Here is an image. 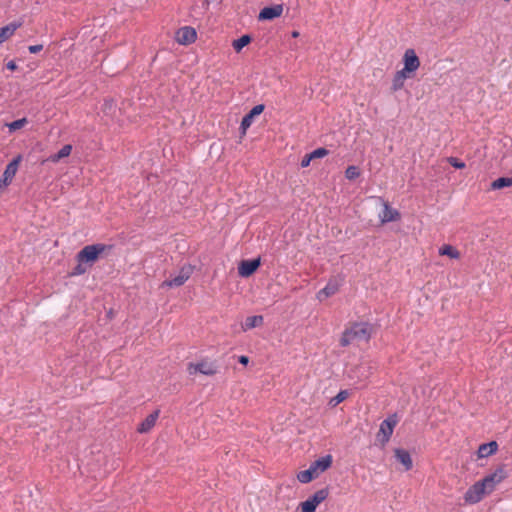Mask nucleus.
<instances>
[{
  "label": "nucleus",
  "mask_w": 512,
  "mask_h": 512,
  "mask_svg": "<svg viewBox=\"0 0 512 512\" xmlns=\"http://www.w3.org/2000/svg\"><path fill=\"white\" fill-rule=\"evenodd\" d=\"M373 326L368 322H355L346 328L340 338V345L347 347L354 341L368 342L372 336Z\"/></svg>",
  "instance_id": "nucleus-1"
},
{
  "label": "nucleus",
  "mask_w": 512,
  "mask_h": 512,
  "mask_svg": "<svg viewBox=\"0 0 512 512\" xmlns=\"http://www.w3.org/2000/svg\"><path fill=\"white\" fill-rule=\"evenodd\" d=\"M332 455L327 454L316 459L311 463L310 467L306 470H302L297 474V480L300 483L307 484L313 479L317 478L321 473L329 469L332 465Z\"/></svg>",
  "instance_id": "nucleus-2"
},
{
  "label": "nucleus",
  "mask_w": 512,
  "mask_h": 512,
  "mask_svg": "<svg viewBox=\"0 0 512 512\" xmlns=\"http://www.w3.org/2000/svg\"><path fill=\"white\" fill-rule=\"evenodd\" d=\"M112 248V245L101 243L87 245L77 253L76 259L78 262L93 264L104 251L111 250Z\"/></svg>",
  "instance_id": "nucleus-3"
},
{
  "label": "nucleus",
  "mask_w": 512,
  "mask_h": 512,
  "mask_svg": "<svg viewBox=\"0 0 512 512\" xmlns=\"http://www.w3.org/2000/svg\"><path fill=\"white\" fill-rule=\"evenodd\" d=\"M508 477L505 465H499L494 472L486 475L480 482L483 484L488 493H492L495 487Z\"/></svg>",
  "instance_id": "nucleus-4"
},
{
  "label": "nucleus",
  "mask_w": 512,
  "mask_h": 512,
  "mask_svg": "<svg viewBox=\"0 0 512 512\" xmlns=\"http://www.w3.org/2000/svg\"><path fill=\"white\" fill-rule=\"evenodd\" d=\"M397 423V414L389 415L381 422L379 431L377 433V440L381 443L382 446H385V444L390 440V437L393 434Z\"/></svg>",
  "instance_id": "nucleus-5"
},
{
  "label": "nucleus",
  "mask_w": 512,
  "mask_h": 512,
  "mask_svg": "<svg viewBox=\"0 0 512 512\" xmlns=\"http://www.w3.org/2000/svg\"><path fill=\"white\" fill-rule=\"evenodd\" d=\"M329 495V488L324 487L316 491L307 500L300 503L301 512H315L318 505L322 503Z\"/></svg>",
  "instance_id": "nucleus-6"
},
{
  "label": "nucleus",
  "mask_w": 512,
  "mask_h": 512,
  "mask_svg": "<svg viewBox=\"0 0 512 512\" xmlns=\"http://www.w3.org/2000/svg\"><path fill=\"white\" fill-rule=\"evenodd\" d=\"M21 160L22 155L19 154L7 164L2 176L0 177V189L8 186L11 183L12 179L17 173Z\"/></svg>",
  "instance_id": "nucleus-7"
},
{
  "label": "nucleus",
  "mask_w": 512,
  "mask_h": 512,
  "mask_svg": "<svg viewBox=\"0 0 512 512\" xmlns=\"http://www.w3.org/2000/svg\"><path fill=\"white\" fill-rule=\"evenodd\" d=\"M192 274V267L189 266H183L179 273L176 276L170 275L168 279L163 281L162 287H180L182 286L191 276Z\"/></svg>",
  "instance_id": "nucleus-8"
},
{
  "label": "nucleus",
  "mask_w": 512,
  "mask_h": 512,
  "mask_svg": "<svg viewBox=\"0 0 512 512\" xmlns=\"http://www.w3.org/2000/svg\"><path fill=\"white\" fill-rule=\"evenodd\" d=\"M188 371L190 374L201 373L203 375L212 376L217 373V365L214 362L203 360L196 364L189 363Z\"/></svg>",
  "instance_id": "nucleus-9"
},
{
  "label": "nucleus",
  "mask_w": 512,
  "mask_h": 512,
  "mask_svg": "<svg viewBox=\"0 0 512 512\" xmlns=\"http://www.w3.org/2000/svg\"><path fill=\"white\" fill-rule=\"evenodd\" d=\"M484 494H489L480 481L473 484L465 493L464 499L467 503L475 504L482 500Z\"/></svg>",
  "instance_id": "nucleus-10"
},
{
  "label": "nucleus",
  "mask_w": 512,
  "mask_h": 512,
  "mask_svg": "<svg viewBox=\"0 0 512 512\" xmlns=\"http://www.w3.org/2000/svg\"><path fill=\"white\" fill-rule=\"evenodd\" d=\"M261 265V258L242 260L238 265V274L243 278L252 276Z\"/></svg>",
  "instance_id": "nucleus-11"
},
{
  "label": "nucleus",
  "mask_w": 512,
  "mask_h": 512,
  "mask_svg": "<svg viewBox=\"0 0 512 512\" xmlns=\"http://www.w3.org/2000/svg\"><path fill=\"white\" fill-rule=\"evenodd\" d=\"M264 109V104H257L246 115H244L239 127V130L242 135L246 134V131L252 125L254 118L256 116H259L264 111Z\"/></svg>",
  "instance_id": "nucleus-12"
},
{
  "label": "nucleus",
  "mask_w": 512,
  "mask_h": 512,
  "mask_svg": "<svg viewBox=\"0 0 512 512\" xmlns=\"http://www.w3.org/2000/svg\"><path fill=\"white\" fill-rule=\"evenodd\" d=\"M176 41L181 45H189L196 41V30L191 26H184L176 32Z\"/></svg>",
  "instance_id": "nucleus-13"
},
{
  "label": "nucleus",
  "mask_w": 512,
  "mask_h": 512,
  "mask_svg": "<svg viewBox=\"0 0 512 512\" xmlns=\"http://www.w3.org/2000/svg\"><path fill=\"white\" fill-rule=\"evenodd\" d=\"M283 12L282 4H275L262 8L258 15L260 21H271L281 16Z\"/></svg>",
  "instance_id": "nucleus-14"
},
{
  "label": "nucleus",
  "mask_w": 512,
  "mask_h": 512,
  "mask_svg": "<svg viewBox=\"0 0 512 512\" xmlns=\"http://www.w3.org/2000/svg\"><path fill=\"white\" fill-rule=\"evenodd\" d=\"M403 64L405 71H412L415 73L419 68L420 61L414 49L409 48L405 51L403 56Z\"/></svg>",
  "instance_id": "nucleus-15"
},
{
  "label": "nucleus",
  "mask_w": 512,
  "mask_h": 512,
  "mask_svg": "<svg viewBox=\"0 0 512 512\" xmlns=\"http://www.w3.org/2000/svg\"><path fill=\"white\" fill-rule=\"evenodd\" d=\"M379 218L382 224L397 221L401 218L400 212L390 206L388 202H383V210L379 214Z\"/></svg>",
  "instance_id": "nucleus-16"
},
{
  "label": "nucleus",
  "mask_w": 512,
  "mask_h": 512,
  "mask_svg": "<svg viewBox=\"0 0 512 512\" xmlns=\"http://www.w3.org/2000/svg\"><path fill=\"white\" fill-rule=\"evenodd\" d=\"M394 455L398 462H400L406 471H409L413 467V461L410 453L403 448H395Z\"/></svg>",
  "instance_id": "nucleus-17"
},
{
  "label": "nucleus",
  "mask_w": 512,
  "mask_h": 512,
  "mask_svg": "<svg viewBox=\"0 0 512 512\" xmlns=\"http://www.w3.org/2000/svg\"><path fill=\"white\" fill-rule=\"evenodd\" d=\"M158 417L159 410L153 411L138 425L137 431L139 433L149 432L154 427Z\"/></svg>",
  "instance_id": "nucleus-18"
},
{
  "label": "nucleus",
  "mask_w": 512,
  "mask_h": 512,
  "mask_svg": "<svg viewBox=\"0 0 512 512\" xmlns=\"http://www.w3.org/2000/svg\"><path fill=\"white\" fill-rule=\"evenodd\" d=\"M22 26L21 21H13L0 28V44L8 40Z\"/></svg>",
  "instance_id": "nucleus-19"
},
{
  "label": "nucleus",
  "mask_w": 512,
  "mask_h": 512,
  "mask_svg": "<svg viewBox=\"0 0 512 512\" xmlns=\"http://www.w3.org/2000/svg\"><path fill=\"white\" fill-rule=\"evenodd\" d=\"M498 450V443L496 441H490L487 443H482L477 450V455L479 458H486L490 455H493Z\"/></svg>",
  "instance_id": "nucleus-20"
},
{
  "label": "nucleus",
  "mask_w": 512,
  "mask_h": 512,
  "mask_svg": "<svg viewBox=\"0 0 512 512\" xmlns=\"http://www.w3.org/2000/svg\"><path fill=\"white\" fill-rule=\"evenodd\" d=\"M340 284L337 279H330L325 287L321 289L318 293V297L321 295H325V297H330L338 292Z\"/></svg>",
  "instance_id": "nucleus-21"
},
{
  "label": "nucleus",
  "mask_w": 512,
  "mask_h": 512,
  "mask_svg": "<svg viewBox=\"0 0 512 512\" xmlns=\"http://www.w3.org/2000/svg\"><path fill=\"white\" fill-rule=\"evenodd\" d=\"M72 152V145L71 144H65L62 146V148L57 152L49 156L48 160L57 163L61 159L68 157Z\"/></svg>",
  "instance_id": "nucleus-22"
},
{
  "label": "nucleus",
  "mask_w": 512,
  "mask_h": 512,
  "mask_svg": "<svg viewBox=\"0 0 512 512\" xmlns=\"http://www.w3.org/2000/svg\"><path fill=\"white\" fill-rule=\"evenodd\" d=\"M264 318L262 315L249 316L245 319L243 330H250L263 324Z\"/></svg>",
  "instance_id": "nucleus-23"
},
{
  "label": "nucleus",
  "mask_w": 512,
  "mask_h": 512,
  "mask_svg": "<svg viewBox=\"0 0 512 512\" xmlns=\"http://www.w3.org/2000/svg\"><path fill=\"white\" fill-rule=\"evenodd\" d=\"M252 37L249 34H244L241 37L235 39L232 43V47L236 52H240L245 46L250 44Z\"/></svg>",
  "instance_id": "nucleus-24"
},
{
  "label": "nucleus",
  "mask_w": 512,
  "mask_h": 512,
  "mask_svg": "<svg viewBox=\"0 0 512 512\" xmlns=\"http://www.w3.org/2000/svg\"><path fill=\"white\" fill-rule=\"evenodd\" d=\"M512 185V176L511 177H499L494 180L491 185V190H501L506 187H510Z\"/></svg>",
  "instance_id": "nucleus-25"
},
{
  "label": "nucleus",
  "mask_w": 512,
  "mask_h": 512,
  "mask_svg": "<svg viewBox=\"0 0 512 512\" xmlns=\"http://www.w3.org/2000/svg\"><path fill=\"white\" fill-rule=\"evenodd\" d=\"M439 254L440 255H446L452 259H458L460 257V252L453 246L449 245V244H445L443 245L440 249H439Z\"/></svg>",
  "instance_id": "nucleus-26"
},
{
  "label": "nucleus",
  "mask_w": 512,
  "mask_h": 512,
  "mask_svg": "<svg viewBox=\"0 0 512 512\" xmlns=\"http://www.w3.org/2000/svg\"><path fill=\"white\" fill-rule=\"evenodd\" d=\"M27 123H28L27 118L23 117L21 119H17L15 121L7 123L6 126L8 127L9 132H15V131L23 128Z\"/></svg>",
  "instance_id": "nucleus-27"
},
{
  "label": "nucleus",
  "mask_w": 512,
  "mask_h": 512,
  "mask_svg": "<svg viewBox=\"0 0 512 512\" xmlns=\"http://www.w3.org/2000/svg\"><path fill=\"white\" fill-rule=\"evenodd\" d=\"M360 176V169L357 166L350 165L345 170V177L348 180H354Z\"/></svg>",
  "instance_id": "nucleus-28"
},
{
  "label": "nucleus",
  "mask_w": 512,
  "mask_h": 512,
  "mask_svg": "<svg viewBox=\"0 0 512 512\" xmlns=\"http://www.w3.org/2000/svg\"><path fill=\"white\" fill-rule=\"evenodd\" d=\"M404 84H405V79L394 74V77L392 79L391 91L397 92V91L401 90L404 87Z\"/></svg>",
  "instance_id": "nucleus-29"
},
{
  "label": "nucleus",
  "mask_w": 512,
  "mask_h": 512,
  "mask_svg": "<svg viewBox=\"0 0 512 512\" xmlns=\"http://www.w3.org/2000/svg\"><path fill=\"white\" fill-rule=\"evenodd\" d=\"M310 154L313 159H319L327 156L329 154V151L324 147H319L313 150Z\"/></svg>",
  "instance_id": "nucleus-30"
},
{
  "label": "nucleus",
  "mask_w": 512,
  "mask_h": 512,
  "mask_svg": "<svg viewBox=\"0 0 512 512\" xmlns=\"http://www.w3.org/2000/svg\"><path fill=\"white\" fill-rule=\"evenodd\" d=\"M447 162L455 169H463L466 167V164L456 157L447 158Z\"/></svg>",
  "instance_id": "nucleus-31"
},
{
  "label": "nucleus",
  "mask_w": 512,
  "mask_h": 512,
  "mask_svg": "<svg viewBox=\"0 0 512 512\" xmlns=\"http://www.w3.org/2000/svg\"><path fill=\"white\" fill-rule=\"evenodd\" d=\"M84 262H78V264L71 271L72 276L82 275L87 271V268L83 265Z\"/></svg>",
  "instance_id": "nucleus-32"
},
{
  "label": "nucleus",
  "mask_w": 512,
  "mask_h": 512,
  "mask_svg": "<svg viewBox=\"0 0 512 512\" xmlns=\"http://www.w3.org/2000/svg\"><path fill=\"white\" fill-rule=\"evenodd\" d=\"M348 391L347 390H341L339 393L332 399L334 402V405H338L339 403L343 402L348 397Z\"/></svg>",
  "instance_id": "nucleus-33"
},
{
  "label": "nucleus",
  "mask_w": 512,
  "mask_h": 512,
  "mask_svg": "<svg viewBox=\"0 0 512 512\" xmlns=\"http://www.w3.org/2000/svg\"><path fill=\"white\" fill-rule=\"evenodd\" d=\"M395 74L398 75L399 77L405 79V80L407 78H411V77L414 76V72H412V71H405V67H403L401 70L397 71Z\"/></svg>",
  "instance_id": "nucleus-34"
},
{
  "label": "nucleus",
  "mask_w": 512,
  "mask_h": 512,
  "mask_svg": "<svg viewBox=\"0 0 512 512\" xmlns=\"http://www.w3.org/2000/svg\"><path fill=\"white\" fill-rule=\"evenodd\" d=\"M311 160H313L311 154L310 153L306 154L301 160V163H300L301 167L302 168L308 167L310 165Z\"/></svg>",
  "instance_id": "nucleus-35"
},
{
  "label": "nucleus",
  "mask_w": 512,
  "mask_h": 512,
  "mask_svg": "<svg viewBox=\"0 0 512 512\" xmlns=\"http://www.w3.org/2000/svg\"><path fill=\"white\" fill-rule=\"evenodd\" d=\"M42 49H43V45L42 44L30 45L28 47V51L31 54H36V53L40 52Z\"/></svg>",
  "instance_id": "nucleus-36"
},
{
  "label": "nucleus",
  "mask_w": 512,
  "mask_h": 512,
  "mask_svg": "<svg viewBox=\"0 0 512 512\" xmlns=\"http://www.w3.org/2000/svg\"><path fill=\"white\" fill-rule=\"evenodd\" d=\"M114 107V101L111 99V100H105L104 104H103V109L104 110H110Z\"/></svg>",
  "instance_id": "nucleus-37"
},
{
  "label": "nucleus",
  "mask_w": 512,
  "mask_h": 512,
  "mask_svg": "<svg viewBox=\"0 0 512 512\" xmlns=\"http://www.w3.org/2000/svg\"><path fill=\"white\" fill-rule=\"evenodd\" d=\"M6 68L8 70L15 71L17 69V64L14 60H11L6 64Z\"/></svg>",
  "instance_id": "nucleus-38"
},
{
  "label": "nucleus",
  "mask_w": 512,
  "mask_h": 512,
  "mask_svg": "<svg viewBox=\"0 0 512 512\" xmlns=\"http://www.w3.org/2000/svg\"><path fill=\"white\" fill-rule=\"evenodd\" d=\"M238 361L243 365H247L249 362V358L247 356L242 355L239 357Z\"/></svg>",
  "instance_id": "nucleus-39"
},
{
  "label": "nucleus",
  "mask_w": 512,
  "mask_h": 512,
  "mask_svg": "<svg viewBox=\"0 0 512 512\" xmlns=\"http://www.w3.org/2000/svg\"><path fill=\"white\" fill-rule=\"evenodd\" d=\"M299 36V32L298 31H293L292 32V37L296 38Z\"/></svg>",
  "instance_id": "nucleus-40"
},
{
  "label": "nucleus",
  "mask_w": 512,
  "mask_h": 512,
  "mask_svg": "<svg viewBox=\"0 0 512 512\" xmlns=\"http://www.w3.org/2000/svg\"><path fill=\"white\" fill-rule=\"evenodd\" d=\"M212 0H204V4H206L207 6L210 4Z\"/></svg>",
  "instance_id": "nucleus-41"
}]
</instances>
